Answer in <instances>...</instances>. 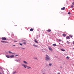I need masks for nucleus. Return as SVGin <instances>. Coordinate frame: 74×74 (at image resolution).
Here are the masks:
<instances>
[{
	"label": "nucleus",
	"mask_w": 74,
	"mask_h": 74,
	"mask_svg": "<svg viewBox=\"0 0 74 74\" xmlns=\"http://www.w3.org/2000/svg\"><path fill=\"white\" fill-rule=\"evenodd\" d=\"M68 14H69V15H70V14H71L70 12H68Z\"/></svg>",
	"instance_id": "bb28decb"
},
{
	"label": "nucleus",
	"mask_w": 74,
	"mask_h": 74,
	"mask_svg": "<svg viewBox=\"0 0 74 74\" xmlns=\"http://www.w3.org/2000/svg\"><path fill=\"white\" fill-rule=\"evenodd\" d=\"M16 73V71H14L13 72V74H15Z\"/></svg>",
	"instance_id": "a211bd4d"
},
{
	"label": "nucleus",
	"mask_w": 74,
	"mask_h": 74,
	"mask_svg": "<svg viewBox=\"0 0 74 74\" xmlns=\"http://www.w3.org/2000/svg\"><path fill=\"white\" fill-rule=\"evenodd\" d=\"M48 49H49L50 50V51H52V48H51V47H48Z\"/></svg>",
	"instance_id": "39448f33"
},
{
	"label": "nucleus",
	"mask_w": 74,
	"mask_h": 74,
	"mask_svg": "<svg viewBox=\"0 0 74 74\" xmlns=\"http://www.w3.org/2000/svg\"><path fill=\"white\" fill-rule=\"evenodd\" d=\"M53 46H55V47H56V44H54L53 45Z\"/></svg>",
	"instance_id": "6ab92c4d"
},
{
	"label": "nucleus",
	"mask_w": 74,
	"mask_h": 74,
	"mask_svg": "<svg viewBox=\"0 0 74 74\" xmlns=\"http://www.w3.org/2000/svg\"><path fill=\"white\" fill-rule=\"evenodd\" d=\"M6 57L7 58H10V57L9 56L6 55Z\"/></svg>",
	"instance_id": "9d476101"
},
{
	"label": "nucleus",
	"mask_w": 74,
	"mask_h": 74,
	"mask_svg": "<svg viewBox=\"0 0 74 74\" xmlns=\"http://www.w3.org/2000/svg\"><path fill=\"white\" fill-rule=\"evenodd\" d=\"M21 66L23 67H24L25 69H26L27 67H28L27 68V69H31V67H30V66H29L26 64H22Z\"/></svg>",
	"instance_id": "f257e3e1"
},
{
	"label": "nucleus",
	"mask_w": 74,
	"mask_h": 74,
	"mask_svg": "<svg viewBox=\"0 0 74 74\" xmlns=\"http://www.w3.org/2000/svg\"><path fill=\"white\" fill-rule=\"evenodd\" d=\"M42 74H46L45 73H44V72H42Z\"/></svg>",
	"instance_id": "c756f323"
},
{
	"label": "nucleus",
	"mask_w": 74,
	"mask_h": 74,
	"mask_svg": "<svg viewBox=\"0 0 74 74\" xmlns=\"http://www.w3.org/2000/svg\"><path fill=\"white\" fill-rule=\"evenodd\" d=\"M73 49H74V47L73 48Z\"/></svg>",
	"instance_id": "4c0bfd02"
},
{
	"label": "nucleus",
	"mask_w": 74,
	"mask_h": 74,
	"mask_svg": "<svg viewBox=\"0 0 74 74\" xmlns=\"http://www.w3.org/2000/svg\"><path fill=\"white\" fill-rule=\"evenodd\" d=\"M73 44H74V41H73Z\"/></svg>",
	"instance_id": "c9c22d12"
},
{
	"label": "nucleus",
	"mask_w": 74,
	"mask_h": 74,
	"mask_svg": "<svg viewBox=\"0 0 74 74\" xmlns=\"http://www.w3.org/2000/svg\"><path fill=\"white\" fill-rule=\"evenodd\" d=\"M23 62L25 64H28V63L26 61H23Z\"/></svg>",
	"instance_id": "423d86ee"
},
{
	"label": "nucleus",
	"mask_w": 74,
	"mask_h": 74,
	"mask_svg": "<svg viewBox=\"0 0 74 74\" xmlns=\"http://www.w3.org/2000/svg\"><path fill=\"white\" fill-rule=\"evenodd\" d=\"M46 57L45 58L46 60L48 61V60H51V58H50L48 56V55H46Z\"/></svg>",
	"instance_id": "f03ea898"
},
{
	"label": "nucleus",
	"mask_w": 74,
	"mask_h": 74,
	"mask_svg": "<svg viewBox=\"0 0 74 74\" xmlns=\"http://www.w3.org/2000/svg\"><path fill=\"white\" fill-rule=\"evenodd\" d=\"M61 50L62 51H65V49H61Z\"/></svg>",
	"instance_id": "4468645a"
},
{
	"label": "nucleus",
	"mask_w": 74,
	"mask_h": 74,
	"mask_svg": "<svg viewBox=\"0 0 74 74\" xmlns=\"http://www.w3.org/2000/svg\"><path fill=\"white\" fill-rule=\"evenodd\" d=\"M66 39H70V38H69V36H67V37H66Z\"/></svg>",
	"instance_id": "f8f14e48"
},
{
	"label": "nucleus",
	"mask_w": 74,
	"mask_h": 74,
	"mask_svg": "<svg viewBox=\"0 0 74 74\" xmlns=\"http://www.w3.org/2000/svg\"><path fill=\"white\" fill-rule=\"evenodd\" d=\"M57 74H60V73H57Z\"/></svg>",
	"instance_id": "473e14b6"
},
{
	"label": "nucleus",
	"mask_w": 74,
	"mask_h": 74,
	"mask_svg": "<svg viewBox=\"0 0 74 74\" xmlns=\"http://www.w3.org/2000/svg\"><path fill=\"white\" fill-rule=\"evenodd\" d=\"M58 41H62V40H60V39H58Z\"/></svg>",
	"instance_id": "5701e85b"
},
{
	"label": "nucleus",
	"mask_w": 74,
	"mask_h": 74,
	"mask_svg": "<svg viewBox=\"0 0 74 74\" xmlns=\"http://www.w3.org/2000/svg\"><path fill=\"white\" fill-rule=\"evenodd\" d=\"M8 53H12V54H14V53H13L12 52H11V51H9Z\"/></svg>",
	"instance_id": "9b49d317"
},
{
	"label": "nucleus",
	"mask_w": 74,
	"mask_h": 74,
	"mask_svg": "<svg viewBox=\"0 0 74 74\" xmlns=\"http://www.w3.org/2000/svg\"><path fill=\"white\" fill-rule=\"evenodd\" d=\"M15 26H17V25H15Z\"/></svg>",
	"instance_id": "f704fd0d"
},
{
	"label": "nucleus",
	"mask_w": 74,
	"mask_h": 74,
	"mask_svg": "<svg viewBox=\"0 0 74 74\" xmlns=\"http://www.w3.org/2000/svg\"><path fill=\"white\" fill-rule=\"evenodd\" d=\"M33 46H34V47H38V45H34Z\"/></svg>",
	"instance_id": "ddd939ff"
},
{
	"label": "nucleus",
	"mask_w": 74,
	"mask_h": 74,
	"mask_svg": "<svg viewBox=\"0 0 74 74\" xmlns=\"http://www.w3.org/2000/svg\"><path fill=\"white\" fill-rule=\"evenodd\" d=\"M34 59H36V60H37V58H35Z\"/></svg>",
	"instance_id": "7c9ffc66"
},
{
	"label": "nucleus",
	"mask_w": 74,
	"mask_h": 74,
	"mask_svg": "<svg viewBox=\"0 0 74 74\" xmlns=\"http://www.w3.org/2000/svg\"><path fill=\"white\" fill-rule=\"evenodd\" d=\"M1 41L2 42H3V43H8V42L5 41Z\"/></svg>",
	"instance_id": "7ed1b4c3"
},
{
	"label": "nucleus",
	"mask_w": 74,
	"mask_h": 74,
	"mask_svg": "<svg viewBox=\"0 0 74 74\" xmlns=\"http://www.w3.org/2000/svg\"><path fill=\"white\" fill-rule=\"evenodd\" d=\"M16 56H18V55H16Z\"/></svg>",
	"instance_id": "2f4dec72"
},
{
	"label": "nucleus",
	"mask_w": 74,
	"mask_h": 74,
	"mask_svg": "<svg viewBox=\"0 0 74 74\" xmlns=\"http://www.w3.org/2000/svg\"><path fill=\"white\" fill-rule=\"evenodd\" d=\"M34 41L36 42V43L37 44H38V41L36 40V39H35Z\"/></svg>",
	"instance_id": "6e6552de"
},
{
	"label": "nucleus",
	"mask_w": 74,
	"mask_h": 74,
	"mask_svg": "<svg viewBox=\"0 0 74 74\" xmlns=\"http://www.w3.org/2000/svg\"><path fill=\"white\" fill-rule=\"evenodd\" d=\"M52 65V64H49V66H51Z\"/></svg>",
	"instance_id": "c85d7f7f"
},
{
	"label": "nucleus",
	"mask_w": 74,
	"mask_h": 74,
	"mask_svg": "<svg viewBox=\"0 0 74 74\" xmlns=\"http://www.w3.org/2000/svg\"><path fill=\"white\" fill-rule=\"evenodd\" d=\"M22 49H25V48H22Z\"/></svg>",
	"instance_id": "393cba45"
},
{
	"label": "nucleus",
	"mask_w": 74,
	"mask_h": 74,
	"mask_svg": "<svg viewBox=\"0 0 74 74\" xmlns=\"http://www.w3.org/2000/svg\"><path fill=\"white\" fill-rule=\"evenodd\" d=\"M14 55H12L10 56V58H14Z\"/></svg>",
	"instance_id": "dca6fc26"
},
{
	"label": "nucleus",
	"mask_w": 74,
	"mask_h": 74,
	"mask_svg": "<svg viewBox=\"0 0 74 74\" xmlns=\"http://www.w3.org/2000/svg\"><path fill=\"white\" fill-rule=\"evenodd\" d=\"M23 44H26V42H24Z\"/></svg>",
	"instance_id": "cd10ccee"
},
{
	"label": "nucleus",
	"mask_w": 74,
	"mask_h": 74,
	"mask_svg": "<svg viewBox=\"0 0 74 74\" xmlns=\"http://www.w3.org/2000/svg\"><path fill=\"white\" fill-rule=\"evenodd\" d=\"M14 42H17V41H14Z\"/></svg>",
	"instance_id": "e433bc0d"
},
{
	"label": "nucleus",
	"mask_w": 74,
	"mask_h": 74,
	"mask_svg": "<svg viewBox=\"0 0 74 74\" xmlns=\"http://www.w3.org/2000/svg\"><path fill=\"white\" fill-rule=\"evenodd\" d=\"M30 32H32V31H33V29L32 28H31L30 29Z\"/></svg>",
	"instance_id": "2eb2a0df"
},
{
	"label": "nucleus",
	"mask_w": 74,
	"mask_h": 74,
	"mask_svg": "<svg viewBox=\"0 0 74 74\" xmlns=\"http://www.w3.org/2000/svg\"><path fill=\"white\" fill-rule=\"evenodd\" d=\"M51 29H49L47 30V32H51Z\"/></svg>",
	"instance_id": "1a4fd4ad"
},
{
	"label": "nucleus",
	"mask_w": 74,
	"mask_h": 74,
	"mask_svg": "<svg viewBox=\"0 0 74 74\" xmlns=\"http://www.w3.org/2000/svg\"><path fill=\"white\" fill-rule=\"evenodd\" d=\"M61 10H65V7L62 8Z\"/></svg>",
	"instance_id": "0eeeda50"
},
{
	"label": "nucleus",
	"mask_w": 74,
	"mask_h": 74,
	"mask_svg": "<svg viewBox=\"0 0 74 74\" xmlns=\"http://www.w3.org/2000/svg\"><path fill=\"white\" fill-rule=\"evenodd\" d=\"M19 45H21V46H22L23 45H22V43H19Z\"/></svg>",
	"instance_id": "4be33fe9"
},
{
	"label": "nucleus",
	"mask_w": 74,
	"mask_h": 74,
	"mask_svg": "<svg viewBox=\"0 0 74 74\" xmlns=\"http://www.w3.org/2000/svg\"><path fill=\"white\" fill-rule=\"evenodd\" d=\"M1 39L2 40H6V38L5 37H3Z\"/></svg>",
	"instance_id": "20e7f679"
},
{
	"label": "nucleus",
	"mask_w": 74,
	"mask_h": 74,
	"mask_svg": "<svg viewBox=\"0 0 74 74\" xmlns=\"http://www.w3.org/2000/svg\"><path fill=\"white\" fill-rule=\"evenodd\" d=\"M62 35L64 37H66V34H63Z\"/></svg>",
	"instance_id": "f3484780"
},
{
	"label": "nucleus",
	"mask_w": 74,
	"mask_h": 74,
	"mask_svg": "<svg viewBox=\"0 0 74 74\" xmlns=\"http://www.w3.org/2000/svg\"><path fill=\"white\" fill-rule=\"evenodd\" d=\"M69 36L71 37V38H72V37H73V35H70Z\"/></svg>",
	"instance_id": "aec40b11"
},
{
	"label": "nucleus",
	"mask_w": 74,
	"mask_h": 74,
	"mask_svg": "<svg viewBox=\"0 0 74 74\" xmlns=\"http://www.w3.org/2000/svg\"><path fill=\"white\" fill-rule=\"evenodd\" d=\"M59 44H60V43H59Z\"/></svg>",
	"instance_id": "58836bf2"
},
{
	"label": "nucleus",
	"mask_w": 74,
	"mask_h": 74,
	"mask_svg": "<svg viewBox=\"0 0 74 74\" xmlns=\"http://www.w3.org/2000/svg\"><path fill=\"white\" fill-rule=\"evenodd\" d=\"M13 46H14H14H15V45H13Z\"/></svg>",
	"instance_id": "72a5a7b5"
},
{
	"label": "nucleus",
	"mask_w": 74,
	"mask_h": 74,
	"mask_svg": "<svg viewBox=\"0 0 74 74\" xmlns=\"http://www.w3.org/2000/svg\"><path fill=\"white\" fill-rule=\"evenodd\" d=\"M66 43H67V44H70V42H69L67 41V42H66Z\"/></svg>",
	"instance_id": "412c9836"
},
{
	"label": "nucleus",
	"mask_w": 74,
	"mask_h": 74,
	"mask_svg": "<svg viewBox=\"0 0 74 74\" xmlns=\"http://www.w3.org/2000/svg\"><path fill=\"white\" fill-rule=\"evenodd\" d=\"M71 8H73V5H71Z\"/></svg>",
	"instance_id": "b1692460"
},
{
	"label": "nucleus",
	"mask_w": 74,
	"mask_h": 74,
	"mask_svg": "<svg viewBox=\"0 0 74 74\" xmlns=\"http://www.w3.org/2000/svg\"><path fill=\"white\" fill-rule=\"evenodd\" d=\"M66 58L68 60H69V58L68 56H67L66 57Z\"/></svg>",
	"instance_id": "a878e982"
}]
</instances>
